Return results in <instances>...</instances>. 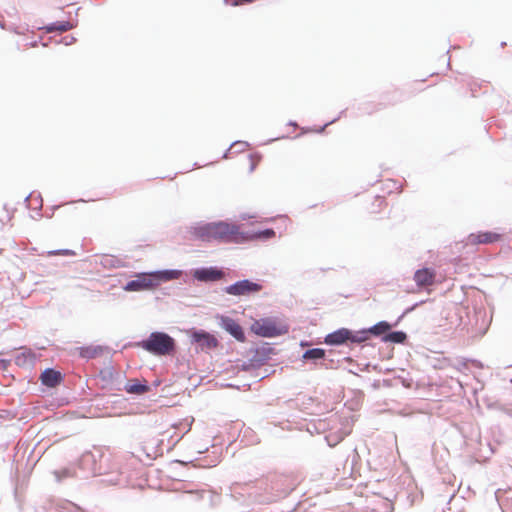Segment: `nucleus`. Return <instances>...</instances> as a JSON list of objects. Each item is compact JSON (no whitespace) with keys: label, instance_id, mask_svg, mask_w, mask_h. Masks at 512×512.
<instances>
[{"label":"nucleus","instance_id":"6e6552de","mask_svg":"<svg viewBox=\"0 0 512 512\" xmlns=\"http://www.w3.org/2000/svg\"><path fill=\"white\" fill-rule=\"evenodd\" d=\"M175 490L182 491L181 499L184 502L205 501L212 503L215 497L210 490L202 488L199 485L186 482H180L179 486L176 487Z\"/></svg>","mask_w":512,"mask_h":512},{"label":"nucleus","instance_id":"423d86ee","mask_svg":"<svg viewBox=\"0 0 512 512\" xmlns=\"http://www.w3.org/2000/svg\"><path fill=\"white\" fill-rule=\"evenodd\" d=\"M262 289L263 285L259 281L245 278L223 287L222 292L234 297H243L257 294Z\"/></svg>","mask_w":512,"mask_h":512},{"label":"nucleus","instance_id":"c9c22d12","mask_svg":"<svg viewBox=\"0 0 512 512\" xmlns=\"http://www.w3.org/2000/svg\"><path fill=\"white\" fill-rule=\"evenodd\" d=\"M49 255H65V256H74L76 253L71 249H57L52 250L48 253Z\"/></svg>","mask_w":512,"mask_h":512},{"label":"nucleus","instance_id":"4d7b16f0","mask_svg":"<svg viewBox=\"0 0 512 512\" xmlns=\"http://www.w3.org/2000/svg\"><path fill=\"white\" fill-rule=\"evenodd\" d=\"M97 453H98V456H99L100 458H102V454H100V452H99V451H97Z\"/></svg>","mask_w":512,"mask_h":512},{"label":"nucleus","instance_id":"37998d69","mask_svg":"<svg viewBox=\"0 0 512 512\" xmlns=\"http://www.w3.org/2000/svg\"><path fill=\"white\" fill-rule=\"evenodd\" d=\"M11 364L10 359H0V370L6 371Z\"/></svg>","mask_w":512,"mask_h":512},{"label":"nucleus","instance_id":"c756f323","mask_svg":"<svg viewBox=\"0 0 512 512\" xmlns=\"http://www.w3.org/2000/svg\"><path fill=\"white\" fill-rule=\"evenodd\" d=\"M115 369L113 366H107L100 370L99 377L102 381L111 383L114 380L115 377Z\"/></svg>","mask_w":512,"mask_h":512},{"label":"nucleus","instance_id":"e433bc0d","mask_svg":"<svg viewBox=\"0 0 512 512\" xmlns=\"http://www.w3.org/2000/svg\"><path fill=\"white\" fill-rule=\"evenodd\" d=\"M325 440H326L328 446L334 447L341 441V438H339L338 436H336L334 434H329V435L325 436Z\"/></svg>","mask_w":512,"mask_h":512},{"label":"nucleus","instance_id":"8fccbe9b","mask_svg":"<svg viewBox=\"0 0 512 512\" xmlns=\"http://www.w3.org/2000/svg\"><path fill=\"white\" fill-rule=\"evenodd\" d=\"M27 45L31 46V47H35V46H37V41L29 42V43H27Z\"/></svg>","mask_w":512,"mask_h":512},{"label":"nucleus","instance_id":"9d476101","mask_svg":"<svg viewBox=\"0 0 512 512\" xmlns=\"http://www.w3.org/2000/svg\"><path fill=\"white\" fill-rule=\"evenodd\" d=\"M41 508L44 512H86L78 504L70 500L52 496L43 500Z\"/></svg>","mask_w":512,"mask_h":512},{"label":"nucleus","instance_id":"cd10ccee","mask_svg":"<svg viewBox=\"0 0 512 512\" xmlns=\"http://www.w3.org/2000/svg\"><path fill=\"white\" fill-rule=\"evenodd\" d=\"M249 146L248 142L237 140L234 141L230 147L224 152L223 158H228L229 153L234 149L235 153L243 152Z\"/></svg>","mask_w":512,"mask_h":512},{"label":"nucleus","instance_id":"aec40b11","mask_svg":"<svg viewBox=\"0 0 512 512\" xmlns=\"http://www.w3.org/2000/svg\"><path fill=\"white\" fill-rule=\"evenodd\" d=\"M22 352L15 356V364L18 367L33 366L36 361V354L29 348L21 347Z\"/></svg>","mask_w":512,"mask_h":512},{"label":"nucleus","instance_id":"39448f33","mask_svg":"<svg viewBox=\"0 0 512 512\" xmlns=\"http://www.w3.org/2000/svg\"><path fill=\"white\" fill-rule=\"evenodd\" d=\"M250 331L263 338H274L288 333L289 327L286 324L279 323L274 317H263L250 326Z\"/></svg>","mask_w":512,"mask_h":512},{"label":"nucleus","instance_id":"6ab92c4d","mask_svg":"<svg viewBox=\"0 0 512 512\" xmlns=\"http://www.w3.org/2000/svg\"><path fill=\"white\" fill-rule=\"evenodd\" d=\"M124 390L128 394L143 395L149 392L151 389L146 380L133 379L125 384Z\"/></svg>","mask_w":512,"mask_h":512},{"label":"nucleus","instance_id":"c85d7f7f","mask_svg":"<svg viewBox=\"0 0 512 512\" xmlns=\"http://www.w3.org/2000/svg\"><path fill=\"white\" fill-rule=\"evenodd\" d=\"M253 239H259L262 241H267L271 238H273L276 235V232L273 228H264L261 230H258L253 233Z\"/></svg>","mask_w":512,"mask_h":512},{"label":"nucleus","instance_id":"2f4dec72","mask_svg":"<svg viewBox=\"0 0 512 512\" xmlns=\"http://www.w3.org/2000/svg\"><path fill=\"white\" fill-rule=\"evenodd\" d=\"M421 303H422V301H421V302H416V303H414L413 305H411V306L407 307V308L402 312V314H401V315L396 319V321H395V322H393V323H391L392 328H393V327L398 326V325L400 324V322L404 319V317H405L406 315H408L409 313H411V312H412V311H413V310H414L418 305H420Z\"/></svg>","mask_w":512,"mask_h":512},{"label":"nucleus","instance_id":"f704fd0d","mask_svg":"<svg viewBox=\"0 0 512 512\" xmlns=\"http://www.w3.org/2000/svg\"><path fill=\"white\" fill-rule=\"evenodd\" d=\"M258 365H256V362L252 361V356L247 360V361H244L241 365V369L243 371H249V370H252V369H258Z\"/></svg>","mask_w":512,"mask_h":512},{"label":"nucleus","instance_id":"de8ad7c7","mask_svg":"<svg viewBox=\"0 0 512 512\" xmlns=\"http://www.w3.org/2000/svg\"><path fill=\"white\" fill-rule=\"evenodd\" d=\"M217 463H218V460H217V459H215V460H213V461L209 462L208 464H206L205 466L212 467V466H216V465H217Z\"/></svg>","mask_w":512,"mask_h":512},{"label":"nucleus","instance_id":"ddd939ff","mask_svg":"<svg viewBox=\"0 0 512 512\" xmlns=\"http://www.w3.org/2000/svg\"><path fill=\"white\" fill-rule=\"evenodd\" d=\"M65 375L53 367L44 369L40 374L41 384L47 388H55L64 381Z\"/></svg>","mask_w":512,"mask_h":512},{"label":"nucleus","instance_id":"58836bf2","mask_svg":"<svg viewBox=\"0 0 512 512\" xmlns=\"http://www.w3.org/2000/svg\"><path fill=\"white\" fill-rule=\"evenodd\" d=\"M319 365L324 369H333L335 367V362L333 359H328L326 356L325 360L320 362Z\"/></svg>","mask_w":512,"mask_h":512},{"label":"nucleus","instance_id":"0eeeda50","mask_svg":"<svg viewBox=\"0 0 512 512\" xmlns=\"http://www.w3.org/2000/svg\"><path fill=\"white\" fill-rule=\"evenodd\" d=\"M190 343L197 346V352H208L219 346L218 339L209 331L199 328H190L187 331Z\"/></svg>","mask_w":512,"mask_h":512},{"label":"nucleus","instance_id":"b1692460","mask_svg":"<svg viewBox=\"0 0 512 512\" xmlns=\"http://www.w3.org/2000/svg\"><path fill=\"white\" fill-rule=\"evenodd\" d=\"M100 264L104 268H110V269L125 266L124 262L120 258H117L113 255H103L101 257Z\"/></svg>","mask_w":512,"mask_h":512},{"label":"nucleus","instance_id":"393cba45","mask_svg":"<svg viewBox=\"0 0 512 512\" xmlns=\"http://www.w3.org/2000/svg\"><path fill=\"white\" fill-rule=\"evenodd\" d=\"M101 481L102 483L114 486H123L126 484V479L118 472L105 475Z\"/></svg>","mask_w":512,"mask_h":512},{"label":"nucleus","instance_id":"49530a36","mask_svg":"<svg viewBox=\"0 0 512 512\" xmlns=\"http://www.w3.org/2000/svg\"><path fill=\"white\" fill-rule=\"evenodd\" d=\"M35 194V192H31L29 195H27L24 199V202L26 203L27 207L30 208L31 207V204H30V199L33 197V195Z\"/></svg>","mask_w":512,"mask_h":512},{"label":"nucleus","instance_id":"4c0bfd02","mask_svg":"<svg viewBox=\"0 0 512 512\" xmlns=\"http://www.w3.org/2000/svg\"><path fill=\"white\" fill-rule=\"evenodd\" d=\"M57 44L63 43L65 46H69L76 42V38L72 35L61 37L59 40H55Z\"/></svg>","mask_w":512,"mask_h":512},{"label":"nucleus","instance_id":"a878e982","mask_svg":"<svg viewBox=\"0 0 512 512\" xmlns=\"http://www.w3.org/2000/svg\"><path fill=\"white\" fill-rule=\"evenodd\" d=\"M53 475L57 483H62L65 479L74 477V470L65 467L59 470H54Z\"/></svg>","mask_w":512,"mask_h":512},{"label":"nucleus","instance_id":"1a4fd4ad","mask_svg":"<svg viewBox=\"0 0 512 512\" xmlns=\"http://www.w3.org/2000/svg\"><path fill=\"white\" fill-rule=\"evenodd\" d=\"M156 283L153 272H139L135 274V279L125 283L123 290L126 292H140L156 289Z\"/></svg>","mask_w":512,"mask_h":512},{"label":"nucleus","instance_id":"a211bd4d","mask_svg":"<svg viewBox=\"0 0 512 512\" xmlns=\"http://www.w3.org/2000/svg\"><path fill=\"white\" fill-rule=\"evenodd\" d=\"M500 234L491 231H480L478 233H471L468 236V241L471 244H491L500 239Z\"/></svg>","mask_w":512,"mask_h":512},{"label":"nucleus","instance_id":"9b49d317","mask_svg":"<svg viewBox=\"0 0 512 512\" xmlns=\"http://www.w3.org/2000/svg\"><path fill=\"white\" fill-rule=\"evenodd\" d=\"M218 325L238 342L246 341V333L239 322L227 315H218Z\"/></svg>","mask_w":512,"mask_h":512},{"label":"nucleus","instance_id":"4468645a","mask_svg":"<svg viewBox=\"0 0 512 512\" xmlns=\"http://www.w3.org/2000/svg\"><path fill=\"white\" fill-rule=\"evenodd\" d=\"M436 278V272L433 268L429 267H423L420 269H417L414 273V281L416 282L417 286L419 287H425L430 286L435 283Z\"/></svg>","mask_w":512,"mask_h":512},{"label":"nucleus","instance_id":"f03ea898","mask_svg":"<svg viewBox=\"0 0 512 512\" xmlns=\"http://www.w3.org/2000/svg\"><path fill=\"white\" fill-rule=\"evenodd\" d=\"M188 233L194 240L204 243H242L247 235L237 224L225 220L195 222L189 226Z\"/></svg>","mask_w":512,"mask_h":512},{"label":"nucleus","instance_id":"3c124183","mask_svg":"<svg viewBox=\"0 0 512 512\" xmlns=\"http://www.w3.org/2000/svg\"><path fill=\"white\" fill-rule=\"evenodd\" d=\"M282 138H285V136L276 137L275 139H272L271 141H273V140H279V139H282Z\"/></svg>","mask_w":512,"mask_h":512},{"label":"nucleus","instance_id":"7c9ffc66","mask_svg":"<svg viewBox=\"0 0 512 512\" xmlns=\"http://www.w3.org/2000/svg\"><path fill=\"white\" fill-rule=\"evenodd\" d=\"M96 459H97V455L94 452H91V451L85 452L82 455V462L83 463H87V464L91 463L92 464V470L94 472L98 471V468L96 467ZM99 471H100V468H99Z\"/></svg>","mask_w":512,"mask_h":512},{"label":"nucleus","instance_id":"5701e85b","mask_svg":"<svg viewBox=\"0 0 512 512\" xmlns=\"http://www.w3.org/2000/svg\"><path fill=\"white\" fill-rule=\"evenodd\" d=\"M75 27V24L70 21H55L45 26V30L48 33L59 31L65 32Z\"/></svg>","mask_w":512,"mask_h":512},{"label":"nucleus","instance_id":"a19ab883","mask_svg":"<svg viewBox=\"0 0 512 512\" xmlns=\"http://www.w3.org/2000/svg\"><path fill=\"white\" fill-rule=\"evenodd\" d=\"M356 334H357V337L359 339V343L362 344L366 341H368V337L366 335V332L364 330V328L360 329V330H355Z\"/></svg>","mask_w":512,"mask_h":512},{"label":"nucleus","instance_id":"4be33fe9","mask_svg":"<svg viewBox=\"0 0 512 512\" xmlns=\"http://www.w3.org/2000/svg\"><path fill=\"white\" fill-rule=\"evenodd\" d=\"M326 350L323 348H309L302 354L303 361H311L318 364L320 361L325 360Z\"/></svg>","mask_w":512,"mask_h":512},{"label":"nucleus","instance_id":"864d4df0","mask_svg":"<svg viewBox=\"0 0 512 512\" xmlns=\"http://www.w3.org/2000/svg\"><path fill=\"white\" fill-rule=\"evenodd\" d=\"M158 385H159V381H155V382H154V386L156 387V386H158Z\"/></svg>","mask_w":512,"mask_h":512},{"label":"nucleus","instance_id":"c03bdc74","mask_svg":"<svg viewBox=\"0 0 512 512\" xmlns=\"http://www.w3.org/2000/svg\"><path fill=\"white\" fill-rule=\"evenodd\" d=\"M35 200H36V202L38 204L37 209H38V211H40L42 209V205H43V199H42V196H41L40 193L37 194Z\"/></svg>","mask_w":512,"mask_h":512},{"label":"nucleus","instance_id":"f3484780","mask_svg":"<svg viewBox=\"0 0 512 512\" xmlns=\"http://www.w3.org/2000/svg\"><path fill=\"white\" fill-rule=\"evenodd\" d=\"M107 347L102 345H86L75 348V352L79 355L80 358L86 360L87 362L102 355Z\"/></svg>","mask_w":512,"mask_h":512},{"label":"nucleus","instance_id":"20e7f679","mask_svg":"<svg viewBox=\"0 0 512 512\" xmlns=\"http://www.w3.org/2000/svg\"><path fill=\"white\" fill-rule=\"evenodd\" d=\"M186 277L183 281L186 284H205L211 285L218 281H226L228 275V269L222 266H201L191 268L185 273Z\"/></svg>","mask_w":512,"mask_h":512},{"label":"nucleus","instance_id":"a18cd8bd","mask_svg":"<svg viewBox=\"0 0 512 512\" xmlns=\"http://www.w3.org/2000/svg\"><path fill=\"white\" fill-rule=\"evenodd\" d=\"M338 119H339V117L334 118V119H332L331 121H329V122L325 123V124H324V125H323L319 130H318V132H319V133H322V132L326 129V127H328L330 124H332V123L336 122Z\"/></svg>","mask_w":512,"mask_h":512},{"label":"nucleus","instance_id":"603ef678","mask_svg":"<svg viewBox=\"0 0 512 512\" xmlns=\"http://www.w3.org/2000/svg\"><path fill=\"white\" fill-rule=\"evenodd\" d=\"M307 345V342L301 341V346Z\"/></svg>","mask_w":512,"mask_h":512},{"label":"nucleus","instance_id":"6e6d98bb","mask_svg":"<svg viewBox=\"0 0 512 512\" xmlns=\"http://www.w3.org/2000/svg\"><path fill=\"white\" fill-rule=\"evenodd\" d=\"M250 170H254V165L252 164L251 167H250Z\"/></svg>","mask_w":512,"mask_h":512},{"label":"nucleus","instance_id":"ea45409f","mask_svg":"<svg viewBox=\"0 0 512 512\" xmlns=\"http://www.w3.org/2000/svg\"><path fill=\"white\" fill-rule=\"evenodd\" d=\"M254 1L255 0H224L225 4L232 5V6H238L241 4L252 3Z\"/></svg>","mask_w":512,"mask_h":512},{"label":"nucleus","instance_id":"72a5a7b5","mask_svg":"<svg viewBox=\"0 0 512 512\" xmlns=\"http://www.w3.org/2000/svg\"><path fill=\"white\" fill-rule=\"evenodd\" d=\"M348 332L349 333H347V345H359V339L357 337L355 330L348 328Z\"/></svg>","mask_w":512,"mask_h":512},{"label":"nucleus","instance_id":"13d9d810","mask_svg":"<svg viewBox=\"0 0 512 512\" xmlns=\"http://www.w3.org/2000/svg\"><path fill=\"white\" fill-rule=\"evenodd\" d=\"M296 508L289 510L288 512H295Z\"/></svg>","mask_w":512,"mask_h":512},{"label":"nucleus","instance_id":"412c9836","mask_svg":"<svg viewBox=\"0 0 512 512\" xmlns=\"http://www.w3.org/2000/svg\"><path fill=\"white\" fill-rule=\"evenodd\" d=\"M408 340V335L406 332L402 330H392L390 329L388 334L382 337L383 343H391V344H405Z\"/></svg>","mask_w":512,"mask_h":512},{"label":"nucleus","instance_id":"79ce46f5","mask_svg":"<svg viewBox=\"0 0 512 512\" xmlns=\"http://www.w3.org/2000/svg\"><path fill=\"white\" fill-rule=\"evenodd\" d=\"M364 330L366 332L368 340L371 339V338H376L375 325H372V326H370L368 328H364Z\"/></svg>","mask_w":512,"mask_h":512},{"label":"nucleus","instance_id":"dca6fc26","mask_svg":"<svg viewBox=\"0 0 512 512\" xmlns=\"http://www.w3.org/2000/svg\"><path fill=\"white\" fill-rule=\"evenodd\" d=\"M347 333L348 328L341 327L330 333H328L324 337V343L328 346H342L347 345Z\"/></svg>","mask_w":512,"mask_h":512},{"label":"nucleus","instance_id":"7ed1b4c3","mask_svg":"<svg viewBox=\"0 0 512 512\" xmlns=\"http://www.w3.org/2000/svg\"><path fill=\"white\" fill-rule=\"evenodd\" d=\"M127 346L141 348L157 357L173 356L177 352L176 340L164 331H153L148 337L134 343H129L125 347Z\"/></svg>","mask_w":512,"mask_h":512},{"label":"nucleus","instance_id":"bb28decb","mask_svg":"<svg viewBox=\"0 0 512 512\" xmlns=\"http://www.w3.org/2000/svg\"><path fill=\"white\" fill-rule=\"evenodd\" d=\"M374 325L376 330V338H379L381 341L382 337L388 334L389 330L392 329L391 323L385 320L379 321Z\"/></svg>","mask_w":512,"mask_h":512},{"label":"nucleus","instance_id":"5fc2aeb1","mask_svg":"<svg viewBox=\"0 0 512 512\" xmlns=\"http://www.w3.org/2000/svg\"><path fill=\"white\" fill-rule=\"evenodd\" d=\"M506 45V42L501 43V47H504Z\"/></svg>","mask_w":512,"mask_h":512},{"label":"nucleus","instance_id":"f8f14e48","mask_svg":"<svg viewBox=\"0 0 512 512\" xmlns=\"http://www.w3.org/2000/svg\"><path fill=\"white\" fill-rule=\"evenodd\" d=\"M248 352L252 354V361L256 362L259 368L271 358V355L277 354L275 347L267 342L261 346H252Z\"/></svg>","mask_w":512,"mask_h":512},{"label":"nucleus","instance_id":"2eb2a0df","mask_svg":"<svg viewBox=\"0 0 512 512\" xmlns=\"http://www.w3.org/2000/svg\"><path fill=\"white\" fill-rule=\"evenodd\" d=\"M156 286H160L164 282L180 279L186 272L181 269H161L152 271Z\"/></svg>","mask_w":512,"mask_h":512},{"label":"nucleus","instance_id":"f257e3e1","mask_svg":"<svg viewBox=\"0 0 512 512\" xmlns=\"http://www.w3.org/2000/svg\"><path fill=\"white\" fill-rule=\"evenodd\" d=\"M296 487L292 476L271 473L254 481L238 483L230 487L232 494H247L249 500L258 504H269L285 498Z\"/></svg>","mask_w":512,"mask_h":512},{"label":"nucleus","instance_id":"473e14b6","mask_svg":"<svg viewBox=\"0 0 512 512\" xmlns=\"http://www.w3.org/2000/svg\"><path fill=\"white\" fill-rule=\"evenodd\" d=\"M506 493V491H503L501 489H498L497 491H495V499L499 505V508L501 509V512H505L506 509H508V507L506 506V504L504 503V501L502 500V496Z\"/></svg>","mask_w":512,"mask_h":512},{"label":"nucleus","instance_id":"09e8293b","mask_svg":"<svg viewBox=\"0 0 512 512\" xmlns=\"http://www.w3.org/2000/svg\"><path fill=\"white\" fill-rule=\"evenodd\" d=\"M288 126H292V127H297L298 124L296 121H293V120H290L288 123H287Z\"/></svg>","mask_w":512,"mask_h":512},{"label":"nucleus","instance_id":"bf43d9fd","mask_svg":"<svg viewBox=\"0 0 512 512\" xmlns=\"http://www.w3.org/2000/svg\"><path fill=\"white\" fill-rule=\"evenodd\" d=\"M510 382L512 383V378L510 379Z\"/></svg>","mask_w":512,"mask_h":512}]
</instances>
